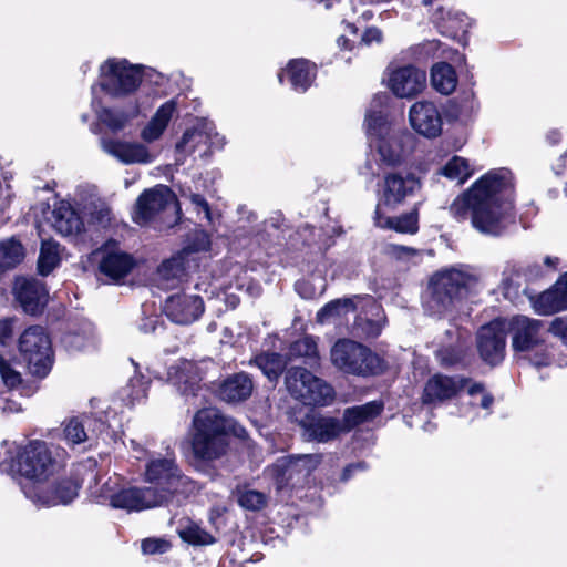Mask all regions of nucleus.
<instances>
[{
	"mask_svg": "<svg viewBox=\"0 0 567 567\" xmlns=\"http://www.w3.org/2000/svg\"><path fill=\"white\" fill-rule=\"evenodd\" d=\"M358 310L354 321L357 330L370 338L378 337L384 323L381 306L371 296H360Z\"/></svg>",
	"mask_w": 567,
	"mask_h": 567,
	"instance_id": "nucleus-25",
	"label": "nucleus"
},
{
	"mask_svg": "<svg viewBox=\"0 0 567 567\" xmlns=\"http://www.w3.org/2000/svg\"><path fill=\"white\" fill-rule=\"evenodd\" d=\"M292 465L293 463L289 456H285L267 467L266 473L274 480L278 489L295 486L302 482L301 478H298V471L291 468Z\"/></svg>",
	"mask_w": 567,
	"mask_h": 567,
	"instance_id": "nucleus-36",
	"label": "nucleus"
},
{
	"mask_svg": "<svg viewBox=\"0 0 567 567\" xmlns=\"http://www.w3.org/2000/svg\"><path fill=\"white\" fill-rule=\"evenodd\" d=\"M330 360L338 370L349 374H377L383 370V362L377 354L349 339H340L332 346Z\"/></svg>",
	"mask_w": 567,
	"mask_h": 567,
	"instance_id": "nucleus-9",
	"label": "nucleus"
},
{
	"mask_svg": "<svg viewBox=\"0 0 567 567\" xmlns=\"http://www.w3.org/2000/svg\"><path fill=\"white\" fill-rule=\"evenodd\" d=\"M145 481L157 489V496L167 503L175 494H186L193 491L192 481L185 476L175 462L172 453L165 457L152 458L145 468Z\"/></svg>",
	"mask_w": 567,
	"mask_h": 567,
	"instance_id": "nucleus-8",
	"label": "nucleus"
},
{
	"mask_svg": "<svg viewBox=\"0 0 567 567\" xmlns=\"http://www.w3.org/2000/svg\"><path fill=\"white\" fill-rule=\"evenodd\" d=\"M203 299L193 293L177 292L168 296L163 305L164 315L176 324H190L204 313Z\"/></svg>",
	"mask_w": 567,
	"mask_h": 567,
	"instance_id": "nucleus-17",
	"label": "nucleus"
},
{
	"mask_svg": "<svg viewBox=\"0 0 567 567\" xmlns=\"http://www.w3.org/2000/svg\"><path fill=\"white\" fill-rule=\"evenodd\" d=\"M383 409L382 403L372 401L367 404L347 409L341 422L342 432H348L354 426L378 416Z\"/></svg>",
	"mask_w": 567,
	"mask_h": 567,
	"instance_id": "nucleus-35",
	"label": "nucleus"
},
{
	"mask_svg": "<svg viewBox=\"0 0 567 567\" xmlns=\"http://www.w3.org/2000/svg\"><path fill=\"white\" fill-rule=\"evenodd\" d=\"M507 331L512 336V348L515 352L529 355L536 367L547 365L550 361L546 350V334L549 327L544 322L526 316H515L507 320Z\"/></svg>",
	"mask_w": 567,
	"mask_h": 567,
	"instance_id": "nucleus-6",
	"label": "nucleus"
},
{
	"mask_svg": "<svg viewBox=\"0 0 567 567\" xmlns=\"http://www.w3.org/2000/svg\"><path fill=\"white\" fill-rule=\"evenodd\" d=\"M472 173L468 161L457 155L450 158L440 169L441 175L457 182V184H463Z\"/></svg>",
	"mask_w": 567,
	"mask_h": 567,
	"instance_id": "nucleus-43",
	"label": "nucleus"
},
{
	"mask_svg": "<svg viewBox=\"0 0 567 567\" xmlns=\"http://www.w3.org/2000/svg\"><path fill=\"white\" fill-rule=\"evenodd\" d=\"M386 251L390 256L398 259H410L417 255L414 248L391 244L386 247Z\"/></svg>",
	"mask_w": 567,
	"mask_h": 567,
	"instance_id": "nucleus-58",
	"label": "nucleus"
},
{
	"mask_svg": "<svg viewBox=\"0 0 567 567\" xmlns=\"http://www.w3.org/2000/svg\"><path fill=\"white\" fill-rule=\"evenodd\" d=\"M42 236V230L39 229ZM60 262V246L52 239L41 237V248L38 259V270L42 276L49 275Z\"/></svg>",
	"mask_w": 567,
	"mask_h": 567,
	"instance_id": "nucleus-41",
	"label": "nucleus"
},
{
	"mask_svg": "<svg viewBox=\"0 0 567 567\" xmlns=\"http://www.w3.org/2000/svg\"><path fill=\"white\" fill-rule=\"evenodd\" d=\"M507 320L495 319L483 326L477 333V349L481 358L491 365L503 361L506 348Z\"/></svg>",
	"mask_w": 567,
	"mask_h": 567,
	"instance_id": "nucleus-15",
	"label": "nucleus"
},
{
	"mask_svg": "<svg viewBox=\"0 0 567 567\" xmlns=\"http://www.w3.org/2000/svg\"><path fill=\"white\" fill-rule=\"evenodd\" d=\"M365 470V464L363 462L353 463L348 466H346L342 471L341 481L347 482L352 477V474L358 471Z\"/></svg>",
	"mask_w": 567,
	"mask_h": 567,
	"instance_id": "nucleus-61",
	"label": "nucleus"
},
{
	"mask_svg": "<svg viewBox=\"0 0 567 567\" xmlns=\"http://www.w3.org/2000/svg\"><path fill=\"white\" fill-rule=\"evenodd\" d=\"M193 268L195 269L196 265H190L179 252L158 267L157 284L163 288L175 287L185 272Z\"/></svg>",
	"mask_w": 567,
	"mask_h": 567,
	"instance_id": "nucleus-32",
	"label": "nucleus"
},
{
	"mask_svg": "<svg viewBox=\"0 0 567 567\" xmlns=\"http://www.w3.org/2000/svg\"><path fill=\"white\" fill-rule=\"evenodd\" d=\"M0 375L4 384L14 388L21 382L20 373L12 367V364L4 359L0 352Z\"/></svg>",
	"mask_w": 567,
	"mask_h": 567,
	"instance_id": "nucleus-54",
	"label": "nucleus"
},
{
	"mask_svg": "<svg viewBox=\"0 0 567 567\" xmlns=\"http://www.w3.org/2000/svg\"><path fill=\"white\" fill-rule=\"evenodd\" d=\"M558 281L551 289L542 292L534 301L533 307L539 315L547 316L567 309Z\"/></svg>",
	"mask_w": 567,
	"mask_h": 567,
	"instance_id": "nucleus-39",
	"label": "nucleus"
},
{
	"mask_svg": "<svg viewBox=\"0 0 567 567\" xmlns=\"http://www.w3.org/2000/svg\"><path fill=\"white\" fill-rule=\"evenodd\" d=\"M13 291L23 310L30 315L40 312L48 302L45 286L34 278H18Z\"/></svg>",
	"mask_w": 567,
	"mask_h": 567,
	"instance_id": "nucleus-24",
	"label": "nucleus"
},
{
	"mask_svg": "<svg viewBox=\"0 0 567 567\" xmlns=\"http://www.w3.org/2000/svg\"><path fill=\"white\" fill-rule=\"evenodd\" d=\"M122 481V477L116 474L104 481L96 480L95 483L89 487L90 497L97 503L112 506Z\"/></svg>",
	"mask_w": 567,
	"mask_h": 567,
	"instance_id": "nucleus-40",
	"label": "nucleus"
},
{
	"mask_svg": "<svg viewBox=\"0 0 567 567\" xmlns=\"http://www.w3.org/2000/svg\"><path fill=\"white\" fill-rule=\"evenodd\" d=\"M256 363L270 381L277 380L287 364L278 353H262L256 358Z\"/></svg>",
	"mask_w": 567,
	"mask_h": 567,
	"instance_id": "nucleus-47",
	"label": "nucleus"
},
{
	"mask_svg": "<svg viewBox=\"0 0 567 567\" xmlns=\"http://www.w3.org/2000/svg\"><path fill=\"white\" fill-rule=\"evenodd\" d=\"M338 42V45L342 49H351L352 45H351V41L346 37V34H342L338 38L337 40Z\"/></svg>",
	"mask_w": 567,
	"mask_h": 567,
	"instance_id": "nucleus-62",
	"label": "nucleus"
},
{
	"mask_svg": "<svg viewBox=\"0 0 567 567\" xmlns=\"http://www.w3.org/2000/svg\"><path fill=\"white\" fill-rule=\"evenodd\" d=\"M470 27V18L461 12H449L446 20L444 21L446 32L454 38L465 34Z\"/></svg>",
	"mask_w": 567,
	"mask_h": 567,
	"instance_id": "nucleus-51",
	"label": "nucleus"
},
{
	"mask_svg": "<svg viewBox=\"0 0 567 567\" xmlns=\"http://www.w3.org/2000/svg\"><path fill=\"white\" fill-rule=\"evenodd\" d=\"M92 106L101 123L106 125L111 131L116 132L122 130L130 118L138 114V106L135 105L128 113L113 111L101 105L96 96V87H92Z\"/></svg>",
	"mask_w": 567,
	"mask_h": 567,
	"instance_id": "nucleus-33",
	"label": "nucleus"
},
{
	"mask_svg": "<svg viewBox=\"0 0 567 567\" xmlns=\"http://www.w3.org/2000/svg\"><path fill=\"white\" fill-rule=\"evenodd\" d=\"M293 465L292 470L298 471V478L303 482L321 463L320 454H300L289 456Z\"/></svg>",
	"mask_w": 567,
	"mask_h": 567,
	"instance_id": "nucleus-49",
	"label": "nucleus"
},
{
	"mask_svg": "<svg viewBox=\"0 0 567 567\" xmlns=\"http://www.w3.org/2000/svg\"><path fill=\"white\" fill-rule=\"evenodd\" d=\"M464 353V347L462 344L447 346L436 351V358L442 365H452L458 362Z\"/></svg>",
	"mask_w": 567,
	"mask_h": 567,
	"instance_id": "nucleus-53",
	"label": "nucleus"
},
{
	"mask_svg": "<svg viewBox=\"0 0 567 567\" xmlns=\"http://www.w3.org/2000/svg\"><path fill=\"white\" fill-rule=\"evenodd\" d=\"M176 113V103L171 100L162 104L147 124L141 131V138L145 143L158 141L168 126L169 121Z\"/></svg>",
	"mask_w": 567,
	"mask_h": 567,
	"instance_id": "nucleus-29",
	"label": "nucleus"
},
{
	"mask_svg": "<svg viewBox=\"0 0 567 567\" xmlns=\"http://www.w3.org/2000/svg\"><path fill=\"white\" fill-rule=\"evenodd\" d=\"M476 277L464 266L443 268L429 280L424 307L427 312L443 316L475 285Z\"/></svg>",
	"mask_w": 567,
	"mask_h": 567,
	"instance_id": "nucleus-3",
	"label": "nucleus"
},
{
	"mask_svg": "<svg viewBox=\"0 0 567 567\" xmlns=\"http://www.w3.org/2000/svg\"><path fill=\"white\" fill-rule=\"evenodd\" d=\"M365 126L372 155L379 167L389 168L401 165L404 161V140L408 134L394 127L381 110L368 112Z\"/></svg>",
	"mask_w": 567,
	"mask_h": 567,
	"instance_id": "nucleus-4",
	"label": "nucleus"
},
{
	"mask_svg": "<svg viewBox=\"0 0 567 567\" xmlns=\"http://www.w3.org/2000/svg\"><path fill=\"white\" fill-rule=\"evenodd\" d=\"M213 137H219L215 125L206 120L198 121L192 128L184 132L175 146L176 164L183 165L188 156L200 151L202 146L214 143Z\"/></svg>",
	"mask_w": 567,
	"mask_h": 567,
	"instance_id": "nucleus-19",
	"label": "nucleus"
},
{
	"mask_svg": "<svg viewBox=\"0 0 567 567\" xmlns=\"http://www.w3.org/2000/svg\"><path fill=\"white\" fill-rule=\"evenodd\" d=\"M464 389L470 396V404L472 406H480L486 411L485 415L489 414L494 403L493 395L485 389L482 383L472 382L467 380Z\"/></svg>",
	"mask_w": 567,
	"mask_h": 567,
	"instance_id": "nucleus-46",
	"label": "nucleus"
},
{
	"mask_svg": "<svg viewBox=\"0 0 567 567\" xmlns=\"http://www.w3.org/2000/svg\"><path fill=\"white\" fill-rule=\"evenodd\" d=\"M235 495L238 504L248 511H259L267 504V496L255 489L237 488Z\"/></svg>",
	"mask_w": 567,
	"mask_h": 567,
	"instance_id": "nucleus-48",
	"label": "nucleus"
},
{
	"mask_svg": "<svg viewBox=\"0 0 567 567\" xmlns=\"http://www.w3.org/2000/svg\"><path fill=\"white\" fill-rule=\"evenodd\" d=\"M467 380L442 374L432 377L425 384L423 393L424 403H439L450 400L464 389Z\"/></svg>",
	"mask_w": 567,
	"mask_h": 567,
	"instance_id": "nucleus-26",
	"label": "nucleus"
},
{
	"mask_svg": "<svg viewBox=\"0 0 567 567\" xmlns=\"http://www.w3.org/2000/svg\"><path fill=\"white\" fill-rule=\"evenodd\" d=\"M385 82L394 96L411 100L425 90L426 72L412 64L389 66Z\"/></svg>",
	"mask_w": 567,
	"mask_h": 567,
	"instance_id": "nucleus-12",
	"label": "nucleus"
},
{
	"mask_svg": "<svg viewBox=\"0 0 567 567\" xmlns=\"http://www.w3.org/2000/svg\"><path fill=\"white\" fill-rule=\"evenodd\" d=\"M412 128L426 138H435L442 133L443 120L437 105L422 100L413 103L409 110Z\"/></svg>",
	"mask_w": 567,
	"mask_h": 567,
	"instance_id": "nucleus-21",
	"label": "nucleus"
},
{
	"mask_svg": "<svg viewBox=\"0 0 567 567\" xmlns=\"http://www.w3.org/2000/svg\"><path fill=\"white\" fill-rule=\"evenodd\" d=\"M79 492V485L72 480H62L51 485H34L24 488L25 496L37 505L56 506L71 503Z\"/></svg>",
	"mask_w": 567,
	"mask_h": 567,
	"instance_id": "nucleus-18",
	"label": "nucleus"
},
{
	"mask_svg": "<svg viewBox=\"0 0 567 567\" xmlns=\"http://www.w3.org/2000/svg\"><path fill=\"white\" fill-rule=\"evenodd\" d=\"M177 533L184 542L194 546L210 545L215 542L214 537L209 533L190 520L181 524Z\"/></svg>",
	"mask_w": 567,
	"mask_h": 567,
	"instance_id": "nucleus-44",
	"label": "nucleus"
},
{
	"mask_svg": "<svg viewBox=\"0 0 567 567\" xmlns=\"http://www.w3.org/2000/svg\"><path fill=\"white\" fill-rule=\"evenodd\" d=\"M286 386L289 393L307 405H327L333 400V389L303 368L287 371Z\"/></svg>",
	"mask_w": 567,
	"mask_h": 567,
	"instance_id": "nucleus-10",
	"label": "nucleus"
},
{
	"mask_svg": "<svg viewBox=\"0 0 567 567\" xmlns=\"http://www.w3.org/2000/svg\"><path fill=\"white\" fill-rule=\"evenodd\" d=\"M431 83L437 92L444 95H449L456 89L457 76L454 69L450 64L440 62L432 66Z\"/></svg>",
	"mask_w": 567,
	"mask_h": 567,
	"instance_id": "nucleus-38",
	"label": "nucleus"
},
{
	"mask_svg": "<svg viewBox=\"0 0 567 567\" xmlns=\"http://www.w3.org/2000/svg\"><path fill=\"white\" fill-rule=\"evenodd\" d=\"M13 333V319L0 320V347L10 344Z\"/></svg>",
	"mask_w": 567,
	"mask_h": 567,
	"instance_id": "nucleus-59",
	"label": "nucleus"
},
{
	"mask_svg": "<svg viewBox=\"0 0 567 567\" xmlns=\"http://www.w3.org/2000/svg\"><path fill=\"white\" fill-rule=\"evenodd\" d=\"M317 68L305 59L292 60L287 68L278 74L279 82H282L284 73L287 74L289 81L296 91L305 92L316 78Z\"/></svg>",
	"mask_w": 567,
	"mask_h": 567,
	"instance_id": "nucleus-30",
	"label": "nucleus"
},
{
	"mask_svg": "<svg viewBox=\"0 0 567 567\" xmlns=\"http://www.w3.org/2000/svg\"><path fill=\"white\" fill-rule=\"evenodd\" d=\"M358 301L360 296L352 298L336 299L327 303L317 313V321L319 323L340 322L350 312L358 310Z\"/></svg>",
	"mask_w": 567,
	"mask_h": 567,
	"instance_id": "nucleus-34",
	"label": "nucleus"
},
{
	"mask_svg": "<svg viewBox=\"0 0 567 567\" xmlns=\"http://www.w3.org/2000/svg\"><path fill=\"white\" fill-rule=\"evenodd\" d=\"M171 548V543L164 538H146L142 542V550L146 555L164 554Z\"/></svg>",
	"mask_w": 567,
	"mask_h": 567,
	"instance_id": "nucleus-55",
	"label": "nucleus"
},
{
	"mask_svg": "<svg viewBox=\"0 0 567 567\" xmlns=\"http://www.w3.org/2000/svg\"><path fill=\"white\" fill-rule=\"evenodd\" d=\"M291 358H305L311 365L319 362L317 340L311 336H306L295 341L289 349Z\"/></svg>",
	"mask_w": 567,
	"mask_h": 567,
	"instance_id": "nucleus-45",
	"label": "nucleus"
},
{
	"mask_svg": "<svg viewBox=\"0 0 567 567\" xmlns=\"http://www.w3.org/2000/svg\"><path fill=\"white\" fill-rule=\"evenodd\" d=\"M419 187L420 182L414 175L390 173L383 179L377 208H380V210L384 208L395 209L408 196L414 194Z\"/></svg>",
	"mask_w": 567,
	"mask_h": 567,
	"instance_id": "nucleus-16",
	"label": "nucleus"
},
{
	"mask_svg": "<svg viewBox=\"0 0 567 567\" xmlns=\"http://www.w3.org/2000/svg\"><path fill=\"white\" fill-rule=\"evenodd\" d=\"M303 436L308 441L328 442L342 432L341 422L333 417L312 415L302 422Z\"/></svg>",
	"mask_w": 567,
	"mask_h": 567,
	"instance_id": "nucleus-27",
	"label": "nucleus"
},
{
	"mask_svg": "<svg viewBox=\"0 0 567 567\" xmlns=\"http://www.w3.org/2000/svg\"><path fill=\"white\" fill-rule=\"evenodd\" d=\"M62 450L54 444L33 440L16 447V466L18 473L34 482L44 483L60 466Z\"/></svg>",
	"mask_w": 567,
	"mask_h": 567,
	"instance_id": "nucleus-5",
	"label": "nucleus"
},
{
	"mask_svg": "<svg viewBox=\"0 0 567 567\" xmlns=\"http://www.w3.org/2000/svg\"><path fill=\"white\" fill-rule=\"evenodd\" d=\"M214 143H208L210 146L221 147L226 141L223 135L219 134V137H213Z\"/></svg>",
	"mask_w": 567,
	"mask_h": 567,
	"instance_id": "nucleus-63",
	"label": "nucleus"
},
{
	"mask_svg": "<svg viewBox=\"0 0 567 567\" xmlns=\"http://www.w3.org/2000/svg\"><path fill=\"white\" fill-rule=\"evenodd\" d=\"M100 270L110 280L117 282L133 269V257L122 250L116 241L106 243L101 249Z\"/></svg>",
	"mask_w": 567,
	"mask_h": 567,
	"instance_id": "nucleus-23",
	"label": "nucleus"
},
{
	"mask_svg": "<svg viewBox=\"0 0 567 567\" xmlns=\"http://www.w3.org/2000/svg\"><path fill=\"white\" fill-rule=\"evenodd\" d=\"M64 439L69 444L75 445L87 440L84 424L76 417L69 420L64 425Z\"/></svg>",
	"mask_w": 567,
	"mask_h": 567,
	"instance_id": "nucleus-52",
	"label": "nucleus"
},
{
	"mask_svg": "<svg viewBox=\"0 0 567 567\" xmlns=\"http://www.w3.org/2000/svg\"><path fill=\"white\" fill-rule=\"evenodd\" d=\"M163 497L157 496L156 488L128 486L122 481L111 507L126 512H141L163 505Z\"/></svg>",
	"mask_w": 567,
	"mask_h": 567,
	"instance_id": "nucleus-20",
	"label": "nucleus"
},
{
	"mask_svg": "<svg viewBox=\"0 0 567 567\" xmlns=\"http://www.w3.org/2000/svg\"><path fill=\"white\" fill-rule=\"evenodd\" d=\"M374 224L380 228H390L403 234H415L417 231V217L414 213L391 218L383 216V210H380V208H375Z\"/></svg>",
	"mask_w": 567,
	"mask_h": 567,
	"instance_id": "nucleus-37",
	"label": "nucleus"
},
{
	"mask_svg": "<svg viewBox=\"0 0 567 567\" xmlns=\"http://www.w3.org/2000/svg\"><path fill=\"white\" fill-rule=\"evenodd\" d=\"M383 39L382 32L380 29L375 27L368 28L364 33L362 34L361 41L370 45L372 43H381Z\"/></svg>",
	"mask_w": 567,
	"mask_h": 567,
	"instance_id": "nucleus-60",
	"label": "nucleus"
},
{
	"mask_svg": "<svg viewBox=\"0 0 567 567\" xmlns=\"http://www.w3.org/2000/svg\"><path fill=\"white\" fill-rule=\"evenodd\" d=\"M143 69V65L132 64L125 59H107L100 66V83L93 87L114 99L126 97L138 89Z\"/></svg>",
	"mask_w": 567,
	"mask_h": 567,
	"instance_id": "nucleus-7",
	"label": "nucleus"
},
{
	"mask_svg": "<svg viewBox=\"0 0 567 567\" xmlns=\"http://www.w3.org/2000/svg\"><path fill=\"white\" fill-rule=\"evenodd\" d=\"M35 212L41 213L56 233L64 237L76 236L84 230V223L72 205L65 200L54 199L53 207L40 202Z\"/></svg>",
	"mask_w": 567,
	"mask_h": 567,
	"instance_id": "nucleus-14",
	"label": "nucleus"
},
{
	"mask_svg": "<svg viewBox=\"0 0 567 567\" xmlns=\"http://www.w3.org/2000/svg\"><path fill=\"white\" fill-rule=\"evenodd\" d=\"M549 331L567 344V316L555 318L550 322Z\"/></svg>",
	"mask_w": 567,
	"mask_h": 567,
	"instance_id": "nucleus-57",
	"label": "nucleus"
},
{
	"mask_svg": "<svg viewBox=\"0 0 567 567\" xmlns=\"http://www.w3.org/2000/svg\"><path fill=\"white\" fill-rule=\"evenodd\" d=\"M175 196L167 186L146 189L136 200L133 219L140 225L154 220L159 214L175 213Z\"/></svg>",
	"mask_w": 567,
	"mask_h": 567,
	"instance_id": "nucleus-13",
	"label": "nucleus"
},
{
	"mask_svg": "<svg viewBox=\"0 0 567 567\" xmlns=\"http://www.w3.org/2000/svg\"><path fill=\"white\" fill-rule=\"evenodd\" d=\"M102 150L125 165L131 164H151L156 155L150 148L140 142H128L115 138H103L101 141Z\"/></svg>",
	"mask_w": 567,
	"mask_h": 567,
	"instance_id": "nucleus-22",
	"label": "nucleus"
},
{
	"mask_svg": "<svg viewBox=\"0 0 567 567\" xmlns=\"http://www.w3.org/2000/svg\"><path fill=\"white\" fill-rule=\"evenodd\" d=\"M19 350L30 372L44 377L52 365L51 340L40 326H32L24 330L19 339Z\"/></svg>",
	"mask_w": 567,
	"mask_h": 567,
	"instance_id": "nucleus-11",
	"label": "nucleus"
},
{
	"mask_svg": "<svg viewBox=\"0 0 567 567\" xmlns=\"http://www.w3.org/2000/svg\"><path fill=\"white\" fill-rule=\"evenodd\" d=\"M168 380L181 391L182 394H195L200 377L197 365L190 361H181L168 368Z\"/></svg>",
	"mask_w": 567,
	"mask_h": 567,
	"instance_id": "nucleus-28",
	"label": "nucleus"
},
{
	"mask_svg": "<svg viewBox=\"0 0 567 567\" xmlns=\"http://www.w3.org/2000/svg\"><path fill=\"white\" fill-rule=\"evenodd\" d=\"M210 249V239L209 236L204 233L199 231L195 235L194 240L186 246L182 251L181 255L184 256V258L192 265L197 266L196 258L194 257L196 254L199 252H206Z\"/></svg>",
	"mask_w": 567,
	"mask_h": 567,
	"instance_id": "nucleus-50",
	"label": "nucleus"
},
{
	"mask_svg": "<svg viewBox=\"0 0 567 567\" xmlns=\"http://www.w3.org/2000/svg\"><path fill=\"white\" fill-rule=\"evenodd\" d=\"M513 177L506 168L486 173L473 186L457 196L450 206L451 214L465 219L471 213L473 227L482 234L497 236L504 229L512 210Z\"/></svg>",
	"mask_w": 567,
	"mask_h": 567,
	"instance_id": "nucleus-1",
	"label": "nucleus"
},
{
	"mask_svg": "<svg viewBox=\"0 0 567 567\" xmlns=\"http://www.w3.org/2000/svg\"><path fill=\"white\" fill-rule=\"evenodd\" d=\"M344 31L349 34L355 35L358 32V29L353 23L347 22V23H344Z\"/></svg>",
	"mask_w": 567,
	"mask_h": 567,
	"instance_id": "nucleus-64",
	"label": "nucleus"
},
{
	"mask_svg": "<svg viewBox=\"0 0 567 567\" xmlns=\"http://www.w3.org/2000/svg\"><path fill=\"white\" fill-rule=\"evenodd\" d=\"M195 433L192 447L196 457L205 461L219 458L225 454L228 441L226 434L233 431L241 435L244 429L237 430L233 420L224 417L215 408L199 410L194 416Z\"/></svg>",
	"mask_w": 567,
	"mask_h": 567,
	"instance_id": "nucleus-2",
	"label": "nucleus"
},
{
	"mask_svg": "<svg viewBox=\"0 0 567 567\" xmlns=\"http://www.w3.org/2000/svg\"><path fill=\"white\" fill-rule=\"evenodd\" d=\"M182 196L189 198L198 214H203L205 219L210 220V209L208 203L202 195L195 194L190 189H182Z\"/></svg>",
	"mask_w": 567,
	"mask_h": 567,
	"instance_id": "nucleus-56",
	"label": "nucleus"
},
{
	"mask_svg": "<svg viewBox=\"0 0 567 567\" xmlns=\"http://www.w3.org/2000/svg\"><path fill=\"white\" fill-rule=\"evenodd\" d=\"M254 384L246 373H236L226 379L219 388V398L228 403L247 400L252 393Z\"/></svg>",
	"mask_w": 567,
	"mask_h": 567,
	"instance_id": "nucleus-31",
	"label": "nucleus"
},
{
	"mask_svg": "<svg viewBox=\"0 0 567 567\" xmlns=\"http://www.w3.org/2000/svg\"><path fill=\"white\" fill-rule=\"evenodd\" d=\"M23 258L24 248L19 240L9 238L0 241V271L16 267Z\"/></svg>",
	"mask_w": 567,
	"mask_h": 567,
	"instance_id": "nucleus-42",
	"label": "nucleus"
}]
</instances>
